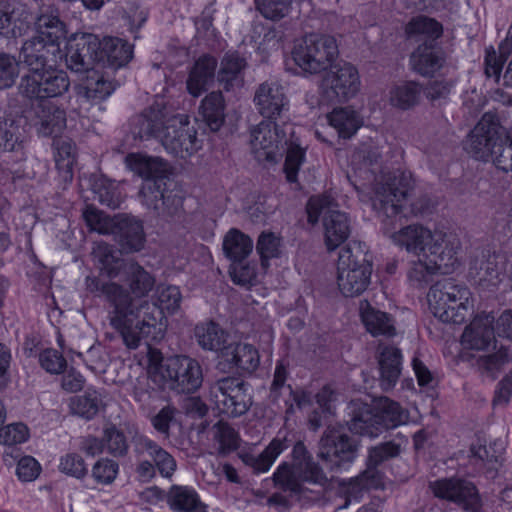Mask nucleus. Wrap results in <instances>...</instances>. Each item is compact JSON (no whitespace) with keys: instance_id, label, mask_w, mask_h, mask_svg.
I'll return each instance as SVG.
<instances>
[{"instance_id":"nucleus-21","label":"nucleus","mask_w":512,"mask_h":512,"mask_svg":"<svg viewBox=\"0 0 512 512\" xmlns=\"http://www.w3.org/2000/svg\"><path fill=\"white\" fill-rule=\"evenodd\" d=\"M258 113L268 121L285 120L289 111V100L283 87L277 82H264L254 95Z\"/></svg>"},{"instance_id":"nucleus-36","label":"nucleus","mask_w":512,"mask_h":512,"mask_svg":"<svg viewBox=\"0 0 512 512\" xmlns=\"http://www.w3.org/2000/svg\"><path fill=\"white\" fill-rule=\"evenodd\" d=\"M247 67L246 59L238 52L226 53L220 63L217 81L226 91L244 84V71Z\"/></svg>"},{"instance_id":"nucleus-23","label":"nucleus","mask_w":512,"mask_h":512,"mask_svg":"<svg viewBox=\"0 0 512 512\" xmlns=\"http://www.w3.org/2000/svg\"><path fill=\"white\" fill-rule=\"evenodd\" d=\"M251 147L259 160L274 161L279 146L286 145L288 139L276 121L263 120L251 131Z\"/></svg>"},{"instance_id":"nucleus-54","label":"nucleus","mask_w":512,"mask_h":512,"mask_svg":"<svg viewBox=\"0 0 512 512\" xmlns=\"http://www.w3.org/2000/svg\"><path fill=\"white\" fill-rule=\"evenodd\" d=\"M329 123L339 132L343 138L351 137L361 126V121L350 107L335 108L328 115Z\"/></svg>"},{"instance_id":"nucleus-42","label":"nucleus","mask_w":512,"mask_h":512,"mask_svg":"<svg viewBox=\"0 0 512 512\" xmlns=\"http://www.w3.org/2000/svg\"><path fill=\"white\" fill-rule=\"evenodd\" d=\"M450 502L466 511L480 512L481 498L475 484L463 478H450Z\"/></svg>"},{"instance_id":"nucleus-61","label":"nucleus","mask_w":512,"mask_h":512,"mask_svg":"<svg viewBox=\"0 0 512 512\" xmlns=\"http://www.w3.org/2000/svg\"><path fill=\"white\" fill-rule=\"evenodd\" d=\"M84 220L91 231L100 234H113L116 227V216L111 218L93 206H87L83 212Z\"/></svg>"},{"instance_id":"nucleus-48","label":"nucleus","mask_w":512,"mask_h":512,"mask_svg":"<svg viewBox=\"0 0 512 512\" xmlns=\"http://www.w3.org/2000/svg\"><path fill=\"white\" fill-rule=\"evenodd\" d=\"M259 364V354H221L217 368L223 373L251 374Z\"/></svg>"},{"instance_id":"nucleus-22","label":"nucleus","mask_w":512,"mask_h":512,"mask_svg":"<svg viewBox=\"0 0 512 512\" xmlns=\"http://www.w3.org/2000/svg\"><path fill=\"white\" fill-rule=\"evenodd\" d=\"M20 57L29 67L30 73L46 69L61 58L60 43L37 34L23 43Z\"/></svg>"},{"instance_id":"nucleus-38","label":"nucleus","mask_w":512,"mask_h":512,"mask_svg":"<svg viewBox=\"0 0 512 512\" xmlns=\"http://www.w3.org/2000/svg\"><path fill=\"white\" fill-rule=\"evenodd\" d=\"M359 313L367 331L373 336L382 335L390 337L395 335L392 317L388 313L372 307L367 300L360 301Z\"/></svg>"},{"instance_id":"nucleus-39","label":"nucleus","mask_w":512,"mask_h":512,"mask_svg":"<svg viewBox=\"0 0 512 512\" xmlns=\"http://www.w3.org/2000/svg\"><path fill=\"white\" fill-rule=\"evenodd\" d=\"M167 504L174 512H208L195 489L189 486L173 485L167 493Z\"/></svg>"},{"instance_id":"nucleus-28","label":"nucleus","mask_w":512,"mask_h":512,"mask_svg":"<svg viewBox=\"0 0 512 512\" xmlns=\"http://www.w3.org/2000/svg\"><path fill=\"white\" fill-rule=\"evenodd\" d=\"M113 235L121 253H134L143 249L146 238L141 220L134 216H116V227Z\"/></svg>"},{"instance_id":"nucleus-14","label":"nucleus","mask_w":512,"mask_h":512,"mask_svg":"<svg viewBox=\"0 0 512 512\" xmlns=\"http://www.w3.org/2000/svg\"><path fill=\"white\" fill-rule=\"evenodd\" d=\"M70 87V80L63 70L43 69L24 75L19 91L25 97L34 100H48L63 95Z\"/></svg>"},{"instance_id":"nucleus-34","label":"nucleus","mask_w":512,"mask_h":512,"mask_svg":"<svg viewBox=\"0 0 512 512\" xmlns=\"http://www.w3.org/2000/svg\"><path fill=\"white\" fill-rule=\"evenodd\" d=\"M127 161L130 168L143 178V182L160 179L167 182V180L171 179V168L169 164L160 157L130 154L127 156Z\"/></svg>"},{"instance_id":"nucleus-37","label":"nucleus","mask_w":512,"mask_h":512,"mask_svg":"<svg viewBox=\"0 0 512 512\" xmlns=\"http://www.w3.org/2000/svg\"><path fill=\"white\" fill-rule=\"evenodd\" d=\"M99 63L117 69L125 66L133 57V46L117 37L100 40Z\"/></svg>"},{"instance_id":"nucleus-64","label":"nucleus","mask_w":512,"mask_h":512,"mask_svg":"<svg viewBox=\"0 0 512 512\" xmlns=\"http://www.w3.org/2000/svg\"><path fill=\"white\" fill-rule=\"evenodd\" d=\"M490 161L504 172L512 171V134H504L503 140L493 151Z\"/></svg>"},{"instance_id":"nucleus-16","label":"nucleus","mask_w":512,"mask_h":512,"mask_svg":"<svg viewBox=\"0 0 512 512\" xmlns=\"http://www.w3.org/2000/svg\"><path fill=\"white\" fill-rule=\"evenodd\" d=\"M160 142L167 152L183 159L200 148L197 131L185 115H171Z\"/></svg>"},{"instance_id":"nucleus-15","label":"nucleus","mask_w":512,"mask_h":512,"mask_svg":"<svg viewBox=\"0 0 512 512\" xmlns=\"http://www.w3.org/2000/svg\"><path fill=\"white\" fill-rule=\"evenodd\" d=\"M322 79L323 97L330 103L346 102L354 97L360 87L357 69L348 62L331 65Z\"/></svg>"},{"instance_id":"nucleus-33","label":"nucleus","mask_w":512,"mask_h":512,"mask_svg":"<svg viewBox=\"0 0 512 512\" xmlns=\"http://www.w3.org/2000/svg\"><path fill=\"white\" fill-rule=\"evenodd\" d=\"M291 443L287 436L280 437L278 434L260 454L242 453L239 457L254 473H264L270 469L277 457L291 446Z\"/></svg>"},{"instance_id":"nucleus-57","label":"nucleus","mask_w":512,"mask_h":512,"mask_svg":"<svg viewBox=\"0 0 512 512\" xmlns=\"http://www.w3.org/2000/svg\"><path fill=\"white\" fill-rule=\"evenodd\" d=\"M102 406V399L96 391L73 397L70 402L72 414L86 420L94 418Z\"/></svg>"},{"instance_id":"nucleus-18","label":"nucleus","mask_w":512,"mask_h":512,"mask_svg":"<svg viewBox=\"0 0 512 512\" xmlns=\"http://www.w3.org/2000/svg\"><path fill=\"white\" fill-rule=\"evenodd\" d=\"M100 39L90 33L73 35L67 42L65 60L69 69L77 73L88 72L99 63Z\"/></svg>"},{"instance_id":"nucleus-4","label":"nucleus","mask_w":512,"mask_h":512,"mask_svg":"<svg viewBox=\"0 0 512 512\" xmlns=\"http://www.w3.org/2000/svg\"><path fill=\"white\" fill-rule=\"evenodd\" d=\"M337 283L345 297L362 294L370 284L372 255L359 241L349 242L341 249L338 258Z\"/></svg>"},{"instance_id":"nucleus-45","label":"nucleus","mask_w":512,"mask_h":512,"mask_svg":"<svg viewBox=\"0 0 512 512\" xmlns=\"http://www.w3.org/2000/svg\"><path fill=\"white\" fill-rule=\"evenodd\" d=\"M512 55V38H506L499 44L498 52L490 46L485 50L484 73L487 78H494L495 83L501 80V72L504 64Z\"/></svg>"},{"instance_id":"nucleus-6","label":"nucleus","mask_w":512,"mask_h":512,"mask_svg":"<svg viewBox=\"0 0 512 512\" xmlns=\"http://www.w3.org/2000/svg\"><path fill=\"white\" fill-rule=\"evenodd\" d=\"M336 208L337 204L328 195L313 196L306 206L309 223H317L322 216L325 244L329 251L338 248L351 233L350 219Z\"/></svg>"},{"instance_id":"nucleus-1","label":"nucleus","mask_w":512,"mask_h":512,"mask_svg":"<svg viewBox=\"0 0 512 512\" xmlns=\"http://www.w3.org/2000/svg\"><path fill=\"white\" fill-rule=\"evenodd\" d=\"M135 359L154 381H170L178 392L190 394L202 384L200 364L186 354H135Z\"/></svg>"},{"instance_id":"nucleus-32","label":"nucleus","mask_w":512,"mask_h":512,"mask_svg":"<svg viewBox=\"0 0 512 512\" xmlns=\"http://www.w3.org/2000/svg\"><path fill=\"white\" fill-rule=\"evenodd\" d=\"M194 335L198 344L204 350L224 352L231 349V352H238L241 347V344H236L233 347V343H228L229 335L219 324L213 321L197 325L194 329Z\"/></svg>"},{"instance_id":"nucleus-5","label":"nucleus","mask_w":512,"mask_h":512,"mask_svg":"<svg viewBox=\"0 0 512 512\" xmlns=\"http://www.w3.org/2000/svg\"><path fill=\"white\" fill-rule=\"evenodd\" d=\"M413 187L410 173L397 172L383 176L373 186L372 207L376 211L386 232L394 228L396 218L402 212V201Z\"/></svg>"},{"instance_id":"nucleus-59","label":"nucleus","mask_w":512,"mask_h":512,"mask_svg":"<svg viewBox=\"0 0 512 512\" xmlns=\"http://www.w3.org/2000/svg\"><path fill=\"white\" fill-rule=\"evenodd\" d=\"M509 361V354H482L473 365L483 377L494 381Z\"/></svg>"},{"instance_id":"nucleus-10","label":"nucleus","mask_w":512,"mask_h":512,"mask_svg":"<svg viewBox=\"0 0 512 512\" xmlns=\"http://www.w3.org/2000/svg\"><path fill=\"white\" fill-rule=\"evenodd\" d=\"M209 399L228 417L244 415L252 405L249 384L240 377L225 376L210 384Z\"/></svg>"},{"instance_id":"nucleus-8","label":"nucleus","mask_w":512,"mask_h":512,"mask_svg":"<svg viewBox=\"0 0 512 512\" xmlns=\"http://www.w3.org/2000/svg\"><path fill=\"white\" fill-rule=\"evenodd\" d=\"M359 442L342 426H328L318 444L317 457L331 472L346 470L356 459Z\"/></svg>"},{"instance_id":"nucleus-47","label":"nucleus","mask_w":512,"mask_h":512,"mask_svg":"<svg viewBox=\"0 0 512 512\" xmlns=\"http://www.w3.org/2000/svg\"><path fill=\"white\" fill-rule=\"evenodd\" d=\"M381 154L377 148L362 147L352 155V165L359 175L368 181H377L376 174L381 168Z\"/></svg>"},{"instance_id":"nucleus-2","label":"nucleus","mask_w":512,"mask_h":512,"mask_svg":"<svg viewBox=\"0 0 512 512\" xmlns=\"http://www.w3.org/2000/svg\"><path fill=\"white\" fill-rule=\"evenodd\" d=\"M291 458V463L282 462L273 473L276 487L293 495H301L306 490L304 483L321 488L329 486L330 479L302 441L294 444Z\"/></svg>"},{"instance_id":"nucleus-20","label":"nucleus","mask_w":512,"mask_h":512,"mask_svg":"<svg viewBox=\"0 0 512 512\" xmlns=\"http://www.w3.org/2000/svg\"><path fill=\"white\" fill-rule=\"evenodd\" d=\"M252 249V239L238 229H231L224 237L223 251L226 257L233 262L230 273L234 282L246 283L253 275L249 266L242 265Z\"/></svg>"},{"instance_id":"nucleus-43","label":"nucleus","mask_w":512,"mask_h":512,"mask_svg":"<svg viewBox=\"0 0 512 512\" xmlns=\"http://www.w3.org/2000/svg\"><path fill=\"white\" fill-rule=\"evenodd\" d=\"M225 100L222 92L213 91L201 101L199 114L212 132L219 131L225 122Z\"/></svg>"},{"instance_id":"nucleus-11","label":"nucleus","mask_w":512,"mask_h":512,"mask_svg":"<svg viewBox=\"0 0 512 512\" xmlns=\"http://www.w3.org/2000/svg\"><path fill=\"white\" fill-rule=\"evenodd\" d=\"M94 253L110 277L117 276L120 271H123L125 279L136 297L141 298L153 289L155 284L153 276L138 263L120 259L117 251L111 246L100 244Z\"/></svg>"},{"instance_id":"nucleus-29","label":"nucleus","mask_w":512,"mask_h":512,"mask_svg":"<svg viewBox=\"0 0 512 512\" xmlns=\"http://www.w3.org/2000/svg\"><path fill=\"white\" fill-rule=\"evenodd\" d=\"M32 120L38 133L48 137L59 133L66 125V113L49 100L32 102Z\"/></svg>"},{"instance_id":"nucleus-31","label":"nucleus","mask_w":512,"mask_h":512,"mask_svg":"<svg viewBox=\"0 0 512 512\" xmlns=\"http://www.w3.org/2000/svg\"><path fill=\"white\" fill-rule=\"evenodd\" d=\"M217 59L203 55L195 61L186 80L187 91L193 97L200 96L214 83Z\"/></svg>"},{"instance_id":"nucleus-13","label":"nucleus","mask_w":512,"mask_h":512,"mask_svg":"<svg viewBox=\"0 0 512 512\" xmlns=\"http://www.w3.org/2000/svg\"><path fill=\"white\" fill-rule=\"evenodd\" d=\"M504 134L505 129L498 117L492 113H485L467 136L464 149L476 160L489 162Z\"/></svg>"},{"instance_id":"nucleus-9","label":"nucleus","mask_w":512,"mask_h":512,"mask_svg":"<svg viewBox=\"0 0 512 512\" xmlns=\"http://www.w3.org/2000/svg\"><path fill=\"white\" fill-rule=\"evenodd\" d=\"M338 46L330 35L311 33L304 36L292 51L296 65L310 74L327 70L338 56Z\"/></svg>"},{"instance_id":"nucleus-24","label":"nucleus","mask_w":512,"mask_h":512,"mask_svg":"<svg viewBox=\"0 0 512 512\" xmlns=\"http://www.w3.org/2000/svg\"><path fill=\"white\" fill-rule=\"evenodd\" d=\"M494 316L484 314L476 316L461 335V344L464 349L485 350L492 346L496 352H507L502 345L497 348L494 332Z\"/></svg>"},{"instance_id":"nucleus-27","label":"nucleus","mask_w":512,"mask_h":512,"mask_svg":"<svg viewBox=\"0 0 512 512\" xmlns=\"http://www.w3.org/2000/svg\"><path fill=\"white\" fill-rule=\"evenodd\" d=\"M30 13L17 0L0 1V34L6 38L23 36L29 28Z\"/></svg>"},{"instance_id":"nucleus-49","label":"nucleus","mask_w":512,"mask_h":512,"mask_svg":"<svg viewBox=\"0 0 512 512\" xmlns=\"http://www.w3.org/2000/svg\"><path fill=\"white\" fill-rule=\"evenodd\" d=\"M55 164L65 181L73 178V166L76 162V147L69 138L54 139Z\"/></svg>"},{"instance_id":"nucleus-55","label":"nucleus","mask_w":512,"mask_h":512,"mask_svg":"<svg viewBox=\"0 0 512 512\" xmlns=\"http://www.w3.org/2000/svg\"><path fill=\"white\" fill-rule=\"evenodd\" d=\"M21 133L18 121L8 115L6 111L0 112V151L12 152L21 146Z\"/></svg>"},{"instance_id":"nucleus-26","label":"nucleus","mask_w":512,"mask_h":512,"mask_svg":"<svg viewBox=\"0 0 512 512\" xmlns=\"http://www.w3.org/2000/svg\"><path fill=\"white\" fill-rule=\"evenodd\" d=\"M171 116L161 103H154L131 120V132L135 138L160 140Z\"/></svg>"},{"instance_id":"nucleus-56","label":"nucleus","mask_w":512,"mask_h":512,"mask_svg":"<svg viewBox=\"0 0 512 512\" xmlns=\"http://www.w3.org/2000/svg\"><path fill=\"white\" fill-rule=\"evenodd\" d=\"M421 93L422 88L418 83L414 81L404 82L391 91L390 101L393 106L407 110L419 103Z\"/></svg>"},{"instance_id":"nucleus-62","label":"nucleus","mask_w":512,"mask_h":512,"mask_svg":"<svg viewBox=\"0 0 512 512\" xmlns=\"http://www.w3.org/2000/svg\"><path fill=\"white\" fill-rule=\"evenodd\" d=\"M102 436L107 453L114 457H124L127 455L129 445L123 431L115 425H110L104 428Z\"/></svg>"},{"instance_id":"nucleus-7","label":"nucleus","mask_w":512,"mask_h":512,"mask_svg":"<svg viewBox=\"0 0 512 512\" xmlns=\"http://www.w3.org/2000/svg\"><path fill=\"white\" fill-rule=\"evenodd\" d=\"M133 447L139 461L135 473L140 482L152 481L157 473L170 479L176 469L177 462L173 455L146 435L139 434L133 438Z\"/></svg>"},{"instance_id":"nucleus-53","label":"nucleus","mask_w":512,"mask_h":512,"mask_svg":"<svg viewBox=\"0 0 512 512\" xmlns=\"http://www.w3.org/2000/svg\"><path fill=\"white\" fill-rule=\"evenodd\" d=\"M92 191L102 205L116 209L122 203V195L117 184L104 175L95 176L92 181Z\"/></svg>"},{"instance_id":"nucleus-46","label":"nucleus","mask_w":512,"mask_h":512,"mask_svg":"<svg viewBox=\"0 0 512 512\" xmlns=\"http://www.w3.org/2000/svg\"><path fill=\"white\" fill-rule=\"evenodd\" d=\"M37 34L60 43L66 37L64 23L59 18V11L52 6H44L36 19Z\"/></svg>"},{"instance_id":"nucleus-25","label":"nucleus","mask_w":512,"mask_h":512,"mask_svg":"<svg viewBox=\"0 0 512 512\" xmlns=\"http://www.w3.org/2000/svg\"><path fill=\"white\" fill-rule=\"evenodd\" d=\"M504 452L500 439L487 440L484 436H477L470 446V462L478 472L487 477L495 478L498 472L499 459Z\"/></svg>"},{"instance_id":"nucleus-40","label":"nucleus","mask_w":512,"mask_h":512,"mask_svg":"<svg viewBox=\"0 0 512 512\" xmlns=\"http://www.w3.org/2000/svg\"><path fill=\"white\" fill-rule=\"evenodd\" d=\"M469 275L480 287L492 291L501 282V269L498 267L495 259L482 255L475 257L470 262Z\"/></svg>"},{"instance_id":"nucleus-12","label":"nucleus","mask_w":512,"mask_h":512,"mask_svg":"<svg viewBox=\"0 0 512 512\" xmlns=\"http://www.w3.org/2000/svg\"><path fill=\"white\" fill-rule=\"evenodd\" d=\"M133 302L137 307L131 318L125 320L122 325L114 326L119 331L121 340L128 349H136L143 342L147 347V352H160L153 345L163 338L165 324L157 322V317H153V322L146 321V318H143L141 325L137 322L133 326V321L139 318L142 308L150 309V305L146 301L133 299Z\"/></svg>"},{"instance_id":"nucleus-63","label":"nucleus","mask_w":512,"mask_h":512,"mask_svg":"<svg viewBox=\"0 0 512 512\" xmlns=\"http://www.w3.org/2000/svg\"><path fill=\"white\" fill-rule=\"evenodd\" d=\"M181 301V293L177 286L169 285L158 288L157 303L153 304V310L164 319V310L175 312Z\"/></svg>"},{"instance_id":"nucleus-51","label":"nucleus","mask_w":512,"mask_h":512,"mask_svg":"<svg viewBox=\"0 0 512 512\" xmlns=\"http://www.w3.org/2000/svg\"><path fill=\"white\" fill-rule=\"evenodd\" d=\"M405 32L409 38L419 37L424 41L435 42L442 35L443 29L436 20L424 15L413 17L406 25Z\"/></svg>"},{"instance_id":"nucleus-50","label":"nucleus","mask_w":512,"mask_h":512,"mask_svg":"<svg viewBox=\"0 0 512 512\" xmlns=\"http://www.w3.org/2000/svg\"><path fill=\"white\" fill-rule=\"evenodd\" d=\"M448 279L443 277L437 280L430 288L427 300L431 313L442 324L448 322Z\"/></svg>"},{"instance_id":"nucleus-30","label":"nucleus","mask_w":512,"mask_h":512,"mask_svg":"<svg viewBox=\"0 0 512 512\" xmlns=\"http://www.w3.org/2000/svg\"><path fill=\"white\" fill-rule=\"evenodd\" d=\"M400 220L401 216L399 214L396 218L394 228L389 232H386L385 224L383 223L384 233L389 235L396 245L405 248L410 253L419 255L421 252L425 251L428 242L432 239L431 231L422 225L412 224L394 232L393 230L396 228V224Z\"/></svg>"},{"instance_id":"nucleus-35","label":"nucleus","mask_w":512,"mask_h":512,"mask_svg":"<svg viewBox=\"0 0 512 512\" xmlns=\"http://www.w3.org/2000/svg\"><path fill=\"white\" fill-rule=\"evenodd\" d=\"M410 62L414 71L423 76H429L443 66L445 56L435 42L424 41L411 54Z\"/></svg>"},{"instance_id":"nucleus-60","label":"nucleus","mask_w":512,"mask_h":512,"mask_svg":"<svg viewBox=\"0 0 512 512\" xmlns=\"http://www.w3.org/2000/svg\"><path fill=\"white\" fill-rule=\"evenodd\" d=\"M378 465H372L366 459V469L357 477L350 479L347 492L356 493L362 489L378 488L383 482V473Z\"/></svg>"},{"instance_id":"nucleus-44","label":"nucleus","mask_w":512,"mask_h":512,"mask_svg":"<svg viewBox=\"0 0 512 512\" xmlns=\"http://www.w3.org/2000/svg\"><path fill=\"white\" fill-rule=\"evenodd\" d=\"M76 90L79 99L97 103L110 96L115 90V85L112 81L106 80L96 71H92L87 79L77 86Z\"/></svg>"},{"instance_id":"nucleus-17","label":"nucleus","mask_w":512,"mask_h":512,"mask_svg":"<svg viewBox=\"0 0 512 512\" xmlns=\"http://www.w3.org/2000/svg\"><path fill=\"white\" fill-rule=\"evenodd\" d=\"M139 196L143 205L161 215H176L183 205V198L172 179L143 182Z\"/></svg>"},{"instance_id":"nucleus-52","label":"nucleus","mask_w":512,"mask_h":512,"mask_svg":"<svg viewBox=\"0 0 512 512\" xmlns=\"http://www.w3.org/2000/svg\"><path fill=\"white\" fill-rule=\"evenodd\" d=\"M378 364L380 386L384 391H389L395 387L401 375V354H380Z\"/></svg>"},{"instance_id":"nucleus-3","label":"nucleus","mask_w":512,"mask_h":512,"mask_svg":"<svg viewBox=\"0 0 512 512\" xmlns=\"http://www.w3.org/2000/svg\"><path fill=\"white\" fill-rule=\"evenodd\" d=\"M409 413L401 405L387 397L380 398L374 405L363 404L354 408L347 422L354 434L376 438L384 431L407 423Z\"/></svg>"},{"instance_id":"nucleus-41","label":"nucleus","mask_w":512,"mask_h":512,"mask_svg":"<svg viewBox=\"0 0 512 512\" xmlns=\"http://www.w3.org/2000/svg\"><path fill=\"white\" fill-rule=\"evenodd\" d=\"M408 443V437L402 432H397L392 435L389 440L369 447L366 459H368L372 465L380 466L391 459L399 457L406 449Z\"/></svg>"},{"instance_id":"nucleus-19","label":"nucleus","mask_w":512,"mask_h":512,"mask_svg":"<svg viewBox=\"0 0 512 512\" xmlns=\"http://www.w3.org/2000/svg\"><path fill=\"white\" fill-rule=\"evenodd\" d=\"M86 287L92 293L98 292L104 295L113 305L114 315L111 317L113 326L122 325L135 312L137 305L133 302V298L117 283L104 282L96 277H87Z\"/></svg>"},{"instance_id":"nucleus-58","label":"nucleus","mask_w":512,"mask_h":512,"mask_svg":"<svg viewBox=\"0 0 512 512\" xmlns=\"http://www.w3.org/2000/svg\"><path fill=\"white\" fill-rule=\"evenodd\" d=\"M213 440L218 443V454L226 456L239 447V435L228 423L219 421L212 427Z\"/></svg>"}]
</instances>
